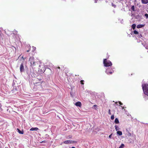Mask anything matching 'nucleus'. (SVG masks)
I'll use <instances>...</instances> for the list:
<instances>
[{
    "instance_id": "obj_32",
    "label": "nucleus",
    "mask_w": 148,
    "mask_h": 148,
    "mask_svg": "<svg viewBox=\"0 0 148 148\" xmlns=\"http://www.w3.org/2000/svg\"><path fill=\"white\" fill-rule=\"evenodd\" d=\"M45 142H46L45 140H44V141H42L41 142L42 143H45Z\"/></svg>"
},
{
    "instance_id": "obj_18",
    "label": "nucleus",
    "mask_w": 148,
    "mask_h": 148,
    "mask_svg": "<svg viewBox=\"0 0 148 148\" xmlns=\"http://www.w3.org/2000/svg\"><path fill=\"white\" fill-rule=\"evenodd\" d=\"M115 129L116 131H117L118 130H119V128L118 127L117 125H115Z\"/></svg>"
},
{
    "instance_id": "obj_37",
    "label": "nucleus",
    "mask_w": 148,
    "mask_h": 148,
    "mask_svg": "<svg viewBox=\"0 0 148 148\" xmlns=\"http://www.w3.org/2000/svg\"><path fill=\"white\" fill-rule=\"evenodd\" d=\"M147 52H148V51H147Z\"/></svg>"
},
{
    "instance_id": "obj_31",
    "label": "nucleus",
    "mask_w": 148,
    "mask_h": 148,
    "mask_svg": "<svg viewBox=\"0 0 148 148\" xmlns=\"http://www.w3.org/2000/svg\"><path fill=\"white\" fill-rule=\"evenodd\" d=\"M145 48L146 49H148V46H147L146 47H145Z\"/></svg>"
},
{
    "instance_id": "obj_5",
    "label": "nucleus",
    "mask_w": 148,
    "mask_h": 148,
    "mask_svg": "<svg viewBox=\"0 0 148 148\" xmlns=\"http://www.w3.org/2000/svg\"><path fill=\"white\" fill-rule=\"evenodd\" d=\"M45 70V67L42 66V67L41 68V66L39 65V68H38V71L41 73H43Z\"/></svg>"
},
{
    "instance_id": "obj_35",
    "label": "nucleus",
    "mask_w": 148,
    "mask_h": 148,
    "mask_svg": "<svg viewBox=\"0 0 148 148\" xmlns=\"http://www.w3.org/2000/svg\"><path fill=\"white\" fill-rule=\"evenodd\" d=\"M71 148H75V147H72Z\"/></svg>"
},
{
    "instance_id": "obj_12",
    "label": "nucleus",
    "mask_w": 148,
    "mask_h": 148,
    "mask_svg": "<svg viewBox=\"0 0 148 148\" xmlns=\"http://www.w3.org/2000/svg\"><path fill=\"white\" fill-rule=\"evenodd\" d=\"M38 130V128L37 127H34V128H31L30 130V131H34V130H36L37 131Z\"/></svg>"
},
{
    "instance_id": "obj_23",
    "label": "nucleus",
    "mask_w": 148,
    "mask_h": 148,
    "mask_svg": "<svg viewBox=\"0 0 148 148\" xmlns=\"http://www.w3.org/2000/svg\"><path fill=\"white\" fill-rule=\"evenodd\" d=\"M145 16L147 18H148V14L147 13L145 14Z\"/></svg>"
},
{
    "instance_id": "obj_13",
    "label": "nucleus",
    "mask_w": 148,
    "mask_h": 148,
    "mask_svg": "<svg viewBox=\"0 0 148 148\" xmlns=\"http://www.w3.org/2000/svg\"><path fill=\"white\" fill-rule=\"evenodd\" d=\"M17 130H18V132L20 134H23L24 133L23 131H21L19 129H17Z\"/></svg>"
},
{
    "instance_id": "obj_6",
    "label": "nucleus",
    "mask_w": 148,
    "mask_h": 148,
    "mask_svg": "<svg viewBox=\"0 0 148 148\" xmlns=\"http://www.w3.org/2000/svg\"><path fill=\"white\" fill-rule=\"evenodd\" d=\"M77 142L75 141H73L71 140H66L64 142V143L65 144H73L76 143Z\"/></svg>"
},
{
    "instance_id": "obj_10",
    "label": "nucleus",
    "mask_w": 148,
    "mask_h": 148,
    "mask_svg": "<svg viewBox=\"0 0 148 148\" xmlns=\"http://www.w3.org/2000/svg\"><path fill=\"white\" fill-rule=\"evenodd\" d=\"M145 25V24H139L137 25L136 27L137 28H140L144 27Z\"/></svg>"
},
{
    "instance_id": "obj_2",
    "label": "nucleus",
    "mask_w": 148,
    "mask_h": 148,
    "mask_svg": "<svg viewBox=\"0 0 148 148\" xmlns=\"http://www.w3.org/2000/svg\"><path fill=\"white\" fill-rule=\"evenodd\" d=\"M142 87L144 94L148 96V84H143Z\"/></svg>"
},
{
    "instance_id": "obj_22",
    "label": "nucleus",
    "mask_w": 148,
    "mask_h": 148,
    "mask_svg": "<svg viewBox=\"0 0 148 148\" xmlns=\"http://www.w3.org/2000/svg\"><path fill=\"white\" fill-rule=\"evenodd\" d=\"M114 119V115H112L111 117V120H113Z\"/></svg>"
},
{
    "instance_id": "obj_20",
    "label": "nucleus",
    "mask_w": 148,
    "mask_h": 148,
    "mask_svg": "<svg viewBox=\"0 0 148 148\" xmlns=\"http://www.w3.org/2000/svg\"><path fill=\"white\" fill-rule=\"evenodd\" d=\"M131 10L133 11H135V10H134V5H133L132 6V7H131Z\"/></svg>"
},
{
    "instance_id": "obj_19",
    "label": "nucleus",
    "mask_w": 148,
    "mask_h": 148,
    "mask_svg": "<svg viewBox=\"0 0 148 148\" xmlns=\"http://www.w3.org/2000/svg\"><path fill=\"white\" fill-rule=\"evenodd\" d=\"M124 146V144H122L119 147V148H123Z\"/></svg>"
},
{
    "instance_id": "obj_7",
    "label": "nucleus",
    "mask_w": 148,
    "mask_h": 148,
    "mask_svg": "<svg viewBox=\"0 0 148 148\" xmlns=\"http://www.w3.org/2000/svg\"><path fill=\"white\" fill-rule=\"evenodd\" d=\"M43 78L42 75H39L38 76L37 78L36 79V81H39V82L43 81L42 80Z\"/></svg>"
},
{
    "instance_id": "obj_34",
    "label": "nucleus",
    "mask_w": 148,
    "mask_h": 148,
    "mask_svg": "<svg viewBox=\"0 0 148 148\" xmlns=\"http://www.w3.org/2000/svg\"><path fill=\"white\" fill-rule=\"evenodd\" d=\"M59 69H60V68L59 66H58V67H57Z\"/></svg>"
},
{
    "instance_id": "obj_29",
    "label": "nucleus",
    "mask_w": 148,
    "mask_h": 148,
    "mask_svg": "<svg viewBox=\"0 0 148 148\" xmlns=\"http://www.w3.org/2000/svg\"><path fill=\"white\" fill-rule=\"evenodd\" d=\"M68 137L69 138H71L72 137V136L71 135H69Z\"/></svg>"
},
{
    "instance_id": "obj_4",
    "label": "nucleus",
    "mask_w": 148,
    "mask_h": 148,
    "mask_svg": "<svg viewBox=\"0 0 148 148\" xmlns=\"http://www.w3.org/2000/svg\"><path fill=\"white\" fill-rule=\"evenodd\" d=\"M105 72L107 74L110 75L112 74L114 72V71L112 68H108L106 70Z\"/></svg>"
},
{
    "instance_id": "obj_36",
    "label": "nucleus",
    "mask_w": 148,
    "mask_h": 148,
    "mask_svg": "<svg viewBox=\"0 0 148 148\" xmlns=\"http://www.w3.org/2000/svg\"><path fill=\"white\" fill-rule=\"evenodd\" d=\"M20 56H21V55H20V56H19L18 58H19V57H20Z\"/></svg>"
},
{
    "instance_id": "obj_17",
    "label": "nucleus",
    "mask_w": 148,
    "mask_h": 148,
    "mask_svg": "<svg viewBox=\"0 0 148 148\" xmlns=\"http://www.w3.org/2000/svg\"><path fill=\"white\" fill-rule=\"evenodd\" d=\"M132 27L133 29H134L136 28V25L135 24H134L132 25Z\"/></svg>"
},
{
    "instance_id": "obj_33",
    "label": "nucleus",
    "mask_w": 148,
    "mask_h": 148,
    "mask_svg": "<svg viewBox=\"0 0 148 148\" xmlns=\"http://www.w3.org/2000/svg\"><path fill=\"white\" fill-rule=\"evenodd\" d=\"M94 107H96L97 106V105H94L93 106Z\"/></svg>"
},
{
    "instance_id": "obj_11",
    "label": "nucleus",
    "mask_w": 148,
    "mask_h": 148,
    "mask_svg": "<svg viewBox=\"0 0 148 148\" xmlns=\"http://www.w3.org/2000/svg\"><path fill=\"white\" fill-rule=\"evenodd\" d=\"M141 2L143 4H146L148 3V0H141Z\"/></svg>"
},
{
    "instance_id": "obj_14",
    "label": "nucleus",
    "mask_w": 148,
    "mask_h": 148,
    "mask_svg": "<svg viewBox=\"0 0 148 148\" xmlns=\"http://www.w3.org/2000/svg\"><path fill=\"white\" fill-rule=\"evenodd\" d=\"M38 81H36V80L35 81V82L34 83V84H42V83L43 82V81L41 82H38Z\"/></svg>"
},
{
    "instance_id": "obj_28",
    "label": "nucleus",
    "mask_w": 148,
    "mask_h": 148,
    "mask_svg": "<svg viewBox=\"0 0 148 148\" xmlns=\"http://www.w3.org/2000/svg\"><path fill=\"white\" fill-rule=\"evenodd\" d=\"M119 103L121 105H122L123 104L121 101L119 102Z\"/></svg>"
},
{
    "instance_id": "obj_8",
    "label": "nucleus",
    "mask_w": 148,
    "mask_h": 148,
    "mask_svg": "<svg viewBox=\"0 0 148 148\" xmlns=\"http://www.w3.org/2000/svg\"><path fill=\"white\" fill-rule=\"evenodd\" d=\"M20 71L21 72H23L24 71L23 64L22 63L21 64L20 67Z\"/></svg>"
},
{
    "instance_id": "obj_27",
    "label": "nucleus",
    "mask_w": 148,
    "mask_h": 148,
    "mask_svg": "<svg viewBox=\"0 0 148 148\" xmlns=\"http://www.w3.org/2000/svg\"><path fill=\"white\" fill-rule=\"evenodd\" d=\"M21 58H22V59H23V60H25V59H26V58H24L23 57V56L21 57Z\"/></svg>"
},
{
    "instance_id": "obj_9",
    "label": "nucleus",
    "mask_w": 148,
    "mask_h": 148,
    "mask_svg": "<svg viewBox=\"0 0 148 148\" xmlns=\"http://www.w3.org/2000/svg\"><path fill=\"white\" fill-rule=\"evenodd\" d=\"M81 105L82 104L81 102L79 101L75 103V105L76 106H79V107H81Z\"/></svg>"
},
{
    "instance_id": "obj_3",
    "label": "nucleus",
    "mask_w": 148,
    "mask_h": 148,
    "mask_svg": "<svg viewBox=\"0 0 148 148\" xmlns=\"http://www.w3.org/2000/svg\"><path fill=\"white\" fill-rule=\"evenodd\" d=\"M103 64L104 66L106 67L110 66L112 65L111 62L109 60H108L106 59H103Z\"/></svg>"
},
{
    "instance_id": "obj_15",
    "label": "nucleus",
    "mask_w": 148,
    "mask_h": 148,
    "mask_svg": "<svg viewBox=\"0 0 148 148\" xmlns=\"http://www.w3.org/2000/svg\"><path fill=\"white\" fill-rule=\"evenodd\" d=\"M117 134L119 135L120 136H121L122 134V133L121 131H118L117 132Z\"/></svg>"
},
{
    "instance_id": "obj_26",
    "label": "nucleus",
    "mask_w": 148,
    "mask_h": 148,
    "mask_svg": "<svg viewBox=\"0 0 148 148\" xmlns=\"http://www.w3.org/2000/svg\"><path fill=\"white\" fill-rule=\"evenodd\" d=\"M112 134H111L109 136V138H111V136H112Z\"/></svg>"
},
{
    "instance_id": "obj_25",
    "label": "nucleus",
    "mask_w": 148,
    "mask_h": 148,
    "mask_svg": "<svg viewBox=\"0 0 148 148\" xmlns=\"http://www.w3.org/2000/svg\"><path fill=\"white\" fill-rule=\"evenodd\" d=\"M108 114L110 115L111 114V113L110 112V109H109L108 110Z\"/></svg>"
},
{
    "instance_id": "obj_1",
    "label": "nucleus",
    "mask_w": 148,
    "mask_h": 148,
    "mask_svg": "<svg viewBox=\"0 0 148 148\" xmlns=\"http://www.w3.org/2000/svg\"><path fill=\"white\" fill-rule=\"evenodd\" d=\"M29 62L30 63V66L34 67L37 65H39L40 62L35 60L33 56H31L29 58Z\"/></svg>"
},
{
    "instance_id": "obj_30",
    "label": "nucleus",
    "mask_w": 148,
    "mask_h": 148,
    "mask_svg": "<svg viewBox=\"0 0 148 148\" xmlns=\"http://www.w3.org/2000/svg\"><path fill=\"white\" fill-rule=\"evenodd\" d=\"M30 49H29V50H27V52H29V51H30Z\"/></svg>"
},
{
    "instance_id": "obj_24",
    "label": "nucleus",
    "mask_w": 148,
    "mask_h": 148,
    "mask_svg": "<svg viewBox=\"0 0 148 148\" xmlns=\"http://www.w3.org/2000/svg\"><path fill=\"white\" fill-rule=\"evenodd\" d=\"M84 81V80H81V81H80L81 84H84V83H83Z\"/></svg>"
},
{
    "instance_id": "obj_21",
    "label": "nucleus",
    "mask_w": 148,
    "mask_h": 148,
    "mask_svg": "<svg viewBox=\"0 0 148 148\" xmlns=\"http://www.w3.org/2000/svg\"><path fill=\"white\" fill-rule=\"evenodd\" d=\"M134 34H138V32L136 30H134Z\"/></svg>"
},
{
    "instance_id": "obj_16",
    "label": "nucleus",
    "mask_w": 148,
    "mask_h": 148,
    "mask_svg": "<svg viewBox=\"0 0 148 148\" xmlns=\"http://www.w3.org/2000/svg\"><path fill=\"white\" fill-rule=\"evenodd\" d=\"M114 122L116 124H118L119 123V121L117 118L115 119Z\"/></svg>"
}]
</instances>
